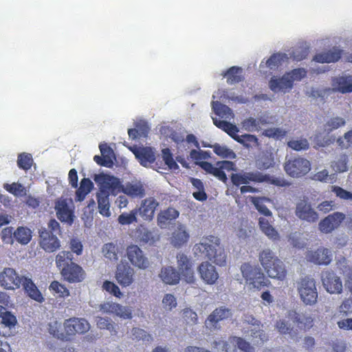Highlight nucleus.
Returning <instances> with one entry per match:
<instances>
[{
  "mask_svg": "<svg viewBox=\"0 0 352 352\" xmlns=\"http://www.w3.org/2000/svg\"><path fill=\"white\" fill-rule=\"evenodd\" d=\"M200 278L208 285H214L219 278L216 267L209 261L201 263L197 268Z\"/></svg>",
  "mask_w": 352,
  "mask_h": 352,
  "instance_id": "obj_20",
  "label": "nucleus"
},
{
  "mask_svg": "<svg viewBox=\"0 0 352 352\" xmlns=\"http://www.w3.org/2000/svg\"><path fill=\"white\" fill-rule=\"evenodd\" d=\"M212 346L216 352H236L235 346L221 339L214 340Z\"/></svg>",
  "mask_w": 352,
  "mask_h": 352,
  "instance_id": "obj_47",
  "label": "nucleus"
},
{
  "mask_svg": "<svg viewBox=\"0 0 352 352\" xmlns=\"http://www.w3.org/2000/svg\"><path fill=\"white\" fill-rule=\"evenodd\" d=\"M296 288L300 300L307 305H313L318 299V291L316 280L310 276L299 278L296 282Z\"/></svg>",
  "mask_w": 352,
  "mask_h": 352,
  "instance_id": "obj_6",
  "label": "nucleus"
},
{
  "mask_svg": "<svg viewBox=\"0 0 352 352\" xmlns=\"http://www.w3.org/2000/svg\"><path fill=\"white\" fill-rule=\"evenodd\" d=\"M234 140L247 148L257 147L259 145L257 137L252 134L237 135Z\"/></svg>",
  "mask_w": 352,
  "mask_h": 352,
  "instance_id": "obj_40",
  "label": "nucleus"
},
{
  "mask_svg": "<svg viewBox=\"0 0 352 352\" xmlns=\"http://www.w3.org/2000/svg\"><path fill=\"white\" fill-rule=\"evenodd\" d=\"M138 237L140 241L144 244H153L155 241L152 232L146 228H143L140 230Z\"/></svg>",
  "mask_w": 352,
  "mask_h": 352,
  "instance_id": "obj_64",
  "label": "nucleus"
},
{
  "mask_svg": "<svg viewBox=\"0 0 352 352\" xmlns=\"http://www.w3.org/2000/svg\"><path fill=\"white\" fill-rule=\"evenodd\" d=\"M134 270L128 264H119L117 266L116 279L122 287H128L134 281Z\"/></svg>",
  "mask_w": 352,
  "mask_h": 352,
  "instance_id": "obj_21",
  "label": "nucleus"
},
{
  "mask_svg": "<svg viewBox=\"0 0 352 352\" xmlns=\"http://www.w3.org/2000/svg\"><path fill=\"white\" fill-rule=\"evenodd\" d=\"M309 53L308 47L298 46L290 54V57L296 61H300L305 59Z\"/></svg>",
  "mask_w": 352,
  "mask_h": 352,
  "instance_id": "obj_55",
  "label": "nucleus"
},
{
  "mask_svg": "<svg viewBox=\"0 0 352 352\" xmlns=\"http://www.w3.org/2000/svg\"><path fill=\"white\" fill-rule=\"evenodd\" d=\"M286 59H287V54L275 53L267 59L266 65L270 69H275L281 65Z\"/></svg>",
  "mask_w": 352,
  "mask_h": 352,
  "instance_id": "obj_51",
  "label": "nucleus"
},
{
  "mask_svg": "<svg viewBox=\"0 0 352 352\" xmlns=\"http://www.w3.org/2000/svg\"><path fill=\"white\" fill-rule=\"evenodd\" d=\"M55 210L58 219L62 222L72 224L74 221V213L69 208L65 199H58L55 203Z\"/></svg>",
  "mask_w": 352,
  "mask_h": 352,
  "instance_id": "obj_25",
  "label": "nucleus"
},
{
  "mask_svg": "<svg viewBox=\"0 0 352 352\" xmlns=\"http://www.w3.org/2000/svg\"><path fill=\"white\" fill-rule=\"evenodd\" d=\"M287 146L293 150L300 151H305L309 148V144L307 139L292 140L287 142Z\"/></svg>",
  "mask_w": 352,
  "mask_h": 352,
  "instance_id": "obj_57",
  "label": "nucleus"
},
{
  "mask_svg": "<svg viewBox=\"0 0 352 352\" xmlns=\"http://www.w3.org/2000/svg\"><path fill=\"white\" fill-rule=\"evenodd\" d=\"M192 250L197 257L207 258L219 266L226 265L227 254L218 236H203L200 242L193 246Z\"/></svg>",
  "mask_w": 352,
  "mask_h": 352,
  "instance_id": "obj_2",
  "label": "nucleus"
},
{
  "mask_svg": "<svg viewBox=\"0 0 352 352\" xmlns=\"http://www.w3.org/2000/svg\"><path fill=\"white\" fill-rule=\"evenodd\" d=\"M126 256L131 263L138 268L146 270L150 265L148 258L136 245L128 246L126 249Z\"/></svg>",
  "mask_w": 352,
  "mask_h": 352,
  "instance_id": "obj_11",
  "label": "nucleus"
},
{
  "mask_svg": "<svg viewBox=\"0 0 352 352\" xmlns=\"http://www.w3.org/2000/svg\"><path fill=\"white\" fill-rule=\"evenodd\" d=\"M275 164L274 158L272 153H265L256 161V166L261 170H267L274 167Z\"/></svg>",
  "mask_w": 352,
  "mask_h": 352,
  "instance_id": "obj_41",
  "label": "nucleus"
},
{
  "mask_svg": "<svg viewBox=\"0 0 352 352\" xmlns=\"http://www.w3.org/2000/svg\"><path fill=\"white\" fill-rule=\"evenodd\" d=\"M261 178H263V183L266 182L278 187H289L291 185V183L284 177H276L269 174L262 173Z\"/></svg>",
  "mask_w": 352,
  "mask_h": 352,
  "instance_id": "obj_43",
  "label": "nucleus"
},
{
  "mask_svg": "<svg viewBox=\"0 0 352 352\" xmlns=\"http://www.w3.org/2000/svg\"><path fill=\"white\" fill-rule=\"evenodd\" d=\"M162 158L170 169L176 170L179 168V166L174 160L173 154L169 148H166L162 150Z\"/></svg>",
  "mask_w": 352,
  "mask_h": 352,
  "instance_id": "obj_60",
  "label": "nucleus"
},
{
  "mask_svg": "<svg viewBox=\"0 0 352 352\" xmlns=\"http://www.w3.org/2000/svg\"><path fill=\"white\" fill-rule=\"evenodd\" d=\"M65 341L71 340L76 334H84L90 329V324L87 320L81 318H70L63 323Z\"/></svg>",
  "mask_w": 352,
  "mask_h": 352,
  "instance_id": "obj_9",
  "label": "nucleus"
},
{
  "mask_svg": "<svg viewBox=\"0 0 352 352\" xmlns=\"http://www.w3.org/2000/svg\"><path fill=\"white\" fill-rule=\"evenodd\" d=\"M270 199L265 197H252L251 201L254 205L256 210L263 215L266 217L272 216V212L269 208L264 204L265 201H270Z\"/></svg>",
  "mask_w": 352,
  "mask_h": 352,
  "instance_id": "obj_42",
  "label": "nucleus"
},
{
  "mask_svg": "<svg viewBox=\"0 0 352 352\" xmlns=\"http://www.w3.org/2000/svg\"><path fill=\"white\" fill-rule=\"evenodd\" d=\"M212 120L214 124L217 127L222 129L226 132L232 138L235 140L236 135H238L237 133L239 132V129L236 125H234L228 121L220 120H217V118H213Z\"/></svg>",
  "mask_w": 352,
  "mask_h": 352,
  "instance_id": "obj_39",
  "label": "nucleus"
},
{
  "mask_svg": "<svg viewBox=\"0 0 352 352\" xmlns=\"http://www.w3.org/2000/svg\"><path fill=\"white\" fill-rule=\"evenodd\" d=\"M132 338L136 340H142L146 342L152 341L153 338L145 330L134 327L131 330Z\"/></svg>",
  "mask_w": 352,
  "mask_h": 352,
  "instance_id": "obj_58",
  "label": "nucleus"
},
{
  "mask_svg": "<svg viewBox=\"0 0 352 352\" xmlns=\"http://www.w3.org/2000/svg\"><path fill=\"white\" fill-rule=\"evenodd\" d=\"M242 128L247 131H258V121L252 117L248 118L241 122Z\"/></svg>",
  "mask_w": 352,
  "mask_h": 352,
  "instance_id": "obj_62",
  "label": "nucleus"
},
{
  "mask_svg": "<svg viewBox=\"0 0 352 352\" xmlns=\"http://www.w3.org/2000/svg\"><path fill=\"white\" fill-rule=\"evenodd\" d=\"M131 151L143 166H147L155 160V153L150 147H135Z\"/></svg>",
  "mask_w": 352,
  "mask_h": 352,
  "instance_id": "obj_28",
  "label": "nucleus"
},
{
  "mask_svg": "<svg viewBox=\"0 0 352 352\" xmlns=\"http://www.w3.org/2000/svg\"><path fill=\"white\" fill-rule=\"evenodd\" d=\"M179 215V212L174 208L168 207L166 210H161L157 217V225L164 228L170 221L175 220Z\"/></svg>",
  "mask_w": 352,
  "mask_h": 352,
  "instance_id": "obj_34",
  "label": "nucleus"
},
{
  "mask_svg": "<svg viewBox=\"0 0 352 352\" xmlns=\"http://www.w3.org/2000/svg\"><path fill=\"white\" fill-rule=\"evenodd\" d=\"M348 157L346 154L340 155L331 162V166L336 172L344 173L348 170Z\"/></svg>",
  "mask_w": 352,
  "mask_h": 352,
  "instance_id": "obj_46",
  "label": "nucleus"
},
{
  "mask_svg": "<svg viewBox=\"0 0 352 352\" xmlns=\"http://www.w3.org/2000/svg\"><path fill=\"white\" fill-rule=\"evenodd\" d=\"M212 107L214 113L219 117L229 118L232 114L231 109L219 101H213L212 102Z\"/></svg>",
  "mask_w": 352,
  "mask_h": 352,
  "instance_id": "obj_50",
  "label": "nucleus"
},
{
  "mask_svg": "<svg viewBox=\"0 0 352 352\" xmlns=\"http://www.w3.org/2000/svg\"><path fill=\"white\" fill-rule=\"evenodd\" d=\"M109 194L98 192L96 198L99 213L103 217H109L111 215Z\"/></svg>",
  "mask_w": 352,
  "mask_h": 352,
  "instance_id": "obj_35",
  "label": "nucleus"
},
{
  "mask_svg": "<svg viewBox=\"0 0 352 352\" xmlns=\"http://www.w3.org/2000/svg\"><path fill=\"white\" fill-rule=\"evenodd\" d=\"M137 209L132 210L129 213L123 212L119 215L118 221L121 225H129L137 222Z\"/></svg>",
  "mask_w": 352,
  "mask_h": 352,
  "instance_id": "obj_53",
  "label": "nucleus"
},
{
  "mask_svg": "<svg viewBox=\"0 0 352 352\" xmlns=\"http://www.w3.org/2000/svg\"><path fill=\"white\" fill-rule=\"evenodd\" d=\"M230 340H232L233 342L235 343L236 345L238 347L239 350H241L243 352H254V348L252 346L250 343L248 341H246L245 339L234 336L230 338Z\"/></svg>",
  "mask_w": 352,
  "mask_h": 352,
  "instance_id": "obj_54",
  "label": "nucleus"
},
{
  "mask_svg": "<svg viewBox=\"0 0 352 352\" xmlns=\"http://www.w3.org/2000/svg\"><path fill=\"white\" fill-rule=\"evenodd\" d=\"M49 288L54 294H57L58 297L65 298L69 296V289L64 285L60 284L57 280L52 281Z\"/></svg>",
  "mask_w": 352,
  "mask_h": 352,
  "instance_id": "obj_49",
  "label": "nucleus"
},
{
  "mask_svg": "<svg viewBox=\"0 0 352 352\" xmlns=\"http://www.w3.org/2000/svg\"><path fill=\"white\" fill-rule=\"evenodd\" d=\"M122 192L131 197H143L145 195V189L140 183H127L122 187Z\"/></svg>",
  "mask_w": 352,
  "mask_h": 352,
  "instance_id": "obj_37",
  "label": "nucleus"
},
{
  "mask_svg": "<svg viewBox=\"0 0 352 352\" xmlns=\"http://www.w3.org/2000/svg\"><path fill=\"white\" fill-rule=\"evenodd\" d=\"M307 70L304 68H296L288 72H286L287 76L292 80L294 84V80H301L307 76Z\"/></svg>",
  "mask_w": 352,
  "mask_h": 352,
  "instance_id": "obj_63",
  "label": "nucleus"
},
{
  "mask_svg": "<svg viewBox=\"0 0 352 352\" xmlns=\"http://www.w3.org/2000/svg\"><path fill=\"white\" fill-rule=\"evenodd\" d=\"M177 263L179 273L188 283H193L195 280L193 263L184 253L177 255Z\"/></svg>",
  "mask_w": 352,
  "mask_h": 352,
  "instance_id": "obj_10",
  "label": "nucleus"
},
{
  "mask_svg": "<svg viewBox=\"0 0 352 352\" xmlns=\"http://www.w3.org/2000/svg\"><path fill=\"white\" fill-rule=\"evenodd\" d=\"M258 224L262 232L271 240L278 241L280 239L278 232L270 223L269 221L264 217H260Z\"/></svg>",
  "mask_w": 352,
  "mask_h": 352,
  "instance_id": "obj_36",
  "label": "nucleus"
},
{
  "mask_svg": "<svg viewBox=\"0 0 352 352\" xmlns=\"http://www.w3.org/2000/svg\"><path fill=\"white\" fill-rule=\"evenodd\" d=\"M56 265L61 276L69 283L82 281L85 272L79 265L74 261V256L69 251H61L56 256Z\"/></svg>",
  "mask_w": 352,
  "mask_h": 352,
  "instance_id": "obj_3",
  "label": "nucleus"
},
{
  "mask_svg": "<svg viewBox=\"0 0 352 352\" xmlns=\"http://www.w3.org/2000/svg\"><path fill=\"white\" fill-rule=\"evenodd\" d=\"M196 164L200 166L207 173L213 175L224 183L228 180L225 170L230 171L236 169V165L234 162L226 160L219 161L215 164V166L206 161L196 162Z\"/></svg>",
  "mask_w": 352,
  "mask_h": 352,
  "instance_id": "obj_7",
  "label": "nucleus"
},
{
  "mask_svg": "<svg viewBox=\"0 0 352 352\" xmlns=\"http://www.w3.org/2000/svg\"><path fill=\"white\" fill-rule=\"evenodd\" d=\"M262 173L259 171L241 172L233 173L231 175V181L234 186L248 184L250 182L263 183Z\"/></svg>",
  "mask_w": 352,
  "mask_h": 352,
  "instance_id": "obj_18",
  "label": "nucleus"
},
{
  "mask_svg": "<svg viewBox=\"0 0 352 352\" xmlns=\"http://www.w3.org/2000/svg\"><path fill=\"white\" fill-rule=\"evenodd\" d=\"M222 76L227 79L228 85H235L244 80L243 69L238 66H232L222 73Z\"/></svg>",
  "mask_w": 352,
  "mask_h": 352,
  "instance_id": "obj_32",
  "label": "nucleus"
},
{
  "mask_svg": "<svg viewBox=\"0 0 352 352\" xmlns=\"http://www.w3.org/2000/svg\"><path fill=\"white\" fill-rule=\"evenodd\" d=\"M94 188V184L89 178L81 179L80 186L76 192V201H82L85 199L86 195L91 192Z\"/></svg>",
  "mask_w": 352,
  "mask_h": 352,
  "instance_id": "obj_38",
  "label": "nucleus"
},
{
  "mask_svg": "<svg viewBox=\"0 0 352 352\" xmlns=\"http://www.w3.org/2000/svg\"><path fill=\"white\" fill-rule=\"evenodd\" d=\"M159 205V202L154 197H150L143 199L140 206L136 209L143 220L151 221L153 219L155 210Z\"/></svg>",
  "mask_w": 352,
  "mask_h": 352,
  "instance_id": "obj_16",
  "label": "nucleus"
},
{
  "mask_svg": "<svg viewBox=\"0 0 352 352\" xmlns=\"http://www.w3.org/2000/svg\"><path fill=\"white\" fill-rule=\"evenodd\" d=\"M288 318L300 329L307 330L313 327L314 320L310 316L291 310Z\"/></svg>",
  "mask_w": 352,
  "mask_h": 352,
  "instance_id": "obj_26",
  "label": "nucleus"
},
{
  "mask_svg": "<svg viewBox=\"0 0 352 352\" xmlns=\"http://www.w3.org/2000/svg\"><path fill=\"white\" fill-rule=\"evenodd\" d=\"M182 317L185 322L188 324H195L197 323L198 318L195 311L189 308H186L182 311Z\"/></svg>",
  "mask_w": 352,
  "mask_h": 352,
  "instance_id": "obj_61",
  "label": "nucleus"
},
{
  "mask_svg": "<svg viewBox=\"0 0 352 352\" xmlns=\"http://www.w3.org/2000/svg\"><path fill=\"white\" fill-rule=\"evenodd\" d=\"M12 229V227L3 229L2 231L3 241H5L6 237L11 239L12 235H13L14 239L21 245H26L31 241L32 232L28 227L19 226L13 233Z\"/></svg>",
  "mask_w": 352,
  "mask_h": 352,
  "instance_id": "obj_12",
  "label": "nucleus"
},
{
  "mask_svg": "<svg viewBox=\"0 0 352 352\" xmlns=\"http://www.w3.org/2000/svg\"><path fill=\"white\" fill-rule=\"evenodd\" d=\"M296 215L301 220L309 223H314L318 221V214L311 208V206L307 201L301 200L296 207Z\"/></svg>",
  "mask_w": 352,
  "mask_h": 352,
  "instance_id": "obj_19",
  "label": "nucleus"
},
{
  "mask_svg": "<svg viewBox=\"0 0 352 352\" xmlns=\"http://www.w3.org/2000/svg\"><path fill=\"white\" fill-rule=\"evenodd\" d=\"M345 217V214L340 212H335L329 214L320 221L319 229L323 233H331L340 226Z\"/></svg>",
  "mask_w": 352,
  "mask_h": 352,
  "instance_id": "obj_14",
  "label": "nucleus"
},
{
  "mask_svg": "<svg viewBox=\"0 0 352 352\" xmlns=\"http://www.w3.org/2000/svg\"><path fill=\"white\" fill-rule=\"evenodd\" d=\"M286 135L287 131L285 130L276 127L265 129L262 132V135L275 140H281L284 138Z\"/></svg>",
  "mask_w": 352,
  "mask_h": 352,
  "instance_id": "obj_52",
  "label": "nucleus"
},
{
  "mask_svg": "<svg viewBox=\"0 0 352 352\" xmlns=\"http://www.w3.org/2000/svg\"><path fill=\"white\" fill-rule=\"evenodd\" d=\"M102 252L106 258L111 261L118 260V248L113 243L104 244L102 248Z\"/></svg>",
  "mask_w": 352,
  "mask_h": 352,
  "instance_id": "obj_56",
  "label": "nucleus"
},
{
  "mask_svg": "<svg viewBox=\"0 0 352 352\" xmlns=\"http://www.w3.org/2000/svg\"><path fill=\"white\" fill-rule=\"evenodd\" d=\"M114 308L113 314L120 316V318H123L124 319H131L132 318V313L130 309L128 307L122 306L118 303H113Z\"/></svg>",
  "mask_w": 352,
  "mask_h": 352,
  "instance_id": "obj_59",
  "label": "nucleus"
},
{
  "mask_svg": "<svg viewBox=\"0 0 352 352\" xmlns=\"http://www.w3.org/2000/svg\"><path fill=\"white\" fill-rule=\"evenodd\" d=\"M101 156L95 155L94 157V162L101 166L111 168L113 165V159L115 157L113 149L107 144L101 143L99 145Z\"/></svg>",
  "mask_w": 352,
  "mask_h": 352,
  "instance_id": "obj_23",
  "label": "nucleus"
},
{
  "mask_svg": "<svg viewBox=\"0 0 352 352\" xmlns=\"http://www.w3.org/2000/svg\"><path fill=\"white\" fill-rule=\"evenodd\" d=\"M342 54V50L334 47L327 52L316 54L312 60L320 63H336L340 60Z\"/></svg>",
  "mask_w": 352,
  "mask_h": 352,
  "instance_id": "obj_29",
  "label": "nucleus"
},
{
  "mask_svg": "<svg viewBox=\"0 0 352 352\" xmlns=\"http://www.w3.org/2000/svg\"><path fill=\"white\" fill-rule=\"evenodd\" d=\"M120 182L118 178L107 175L100 177L99 192L116 195L120 191Z\"/></svg>",
  "mask_w": 352,
  "mask_h": 352,
  "instance_id": "obj_22",
  "label": "nucleus"
},
{
  "mask_svg": "<svg viewBox=\"0 0 352 352\" xmlns=\"http://www.w3.org/2000/svg\"><path fill=\"white\" fill-rule=\"evenodd\" d=\"M3 188L15 197H23L27 194L25 187L19 182H13L11 184H4Z\"/></svg>",
  "mask_w": 352,
  "mask_h": 352,
  "instance_id": "obj_44",
  "label": "nucleus"
},
{
  "mask_svg": "<svg viewBox=\"0 0 352 352\" xmlns=\"http://www.w3.org/2000/svg\"><path fill=\"white\" fill-rule=\"evenodd\" d=\"M269 87L274 92H286L293 87L292 80L287 76L286 73L280 78L273 76L269 82Z\"/></svg>",
  "mask_w": 352,
  "mask_h": 352,
  "instance_id": "obj_27",
  "label": "nucleus"
},
{
  "mask_svg": "<svg viewBox=\"0 0 352 352\" xmlns=\"http://www.w3.org/2000/svg\"><path fill=\"white\" fill-rule=\"evenodd\" d=\"M0 285L8 290H14L23 286L30 298L38 302L44 301L42 294L32 280L24 276H19L13 268L6 267L0 273Z\"/></svg>",
  "mask_w": 352,
  "mask_h": 352,
  "instance_id": "obj_1",
  "label": "nucleus"
},
{
  "mask_svg": "<svg viewBox=\"0 0 352 352\" xmlns=\"http://www.w3.org/2000/svg\"><path fill=\"white\" fill-rule=\"evenodd\" d=\"M232 312L230 309L224 306L217 307L208 316L206 326L210 329H217L220 321L232 318Z\"/></svg>",
  "mask_w": 352,
  "mask_h": 352,
  "instance_id": "obj_17",
  "label": "nucleus"
},
{
  "mask_svg": "<svg viewBox=\"0 0 352 352\" xmlns=\"http://www.w3.org/2000/svg\"><path fill=\"white\" fill-rule=\"evenodd\" d=\"M32 164L33 159L31 154L26 153L19 154L17 157V166L19 168L27 171L31 168Z\"/></svg>",
  "mask_w": 352,
  "mask_h": 352,
  "instance_id": "obj_48",
  "label": "nucleus"
},
{
  "mask_svg": "<svg viewBox=\"0 0 352 352\" xmlns=\"http://www.w3.org/2000/svg\"><path fill=\"white\" fill-rule=\"evenodd\" d=\"M159 276L165 284L170 285H177L180 280L179 273L172 266L163 267Z\"/></svg>",
  "mask_w": 352,
  "mask_h": 352,
  "instance_id": "obj_30",
  "label": "nucleus"
},
{
  "mask_svg": "<svg viewBox=\"0 0 352 352\" xmlns=\"http://www.w3.org/2000/svg\"><path fill=\"white\" fill-rule=\"evenodd\" d=\"M321 280L324 287L330 294H340L342 291V283L340 278L333 271H323Z\"/></svg>",
  "mask_w": 352,
  "mask_h": 352,
  "instance_id": "obj_15",
  "label": "nucleus"
},
{
  "mask_svg": "<svg viewBox=\"0 0 352 352\" xmlns=\"http://www.w3.org/2000/svg\"><path fill=\"white\" fill-rule=\"evenodd\" d=\"M307 257L311 262L317 265H329L332 260L330 250L324 248L309 252Z\"/></svg>",
  "mask_w": 352,
  "mask_h": 352,
  "instance_id": "obj_24",
  "label": "nucleus"
},
{
  "mask_svg": "<svg viewBox=\"0 0 352 352\" xmlns=\"http://www.w3.org/2000/svg\"><path fill=\"white\" fill-rule=\"evenodd\" d=\"M285 173L292 177H300L311 170L310 162L302 157H291L284 164Z\"/></svg>",
  "mask_w": 352,
  "mask_h": 352,
  "instance_id": "obj_8",
  "label": "nucleus"
},
{
  "mask_svg": "<svg viewBox=\"0 0 352 352\" xmlns=\"http://www.w3.org/2000/svg\"><path fill=\"white\" fill-rule=\"evenodd\" d=\"M240 270L245 283L250 289L260 291L272 285L271 281L258 266L244 263L241 265Z\"/></svg>",
  "mask_w": 352,
  "mask_h": 352,
  "instance_id": "obj_5",
  "label": "nucleus"
},
{
  "mask_svg": "<svg viewBox=\"0 0 352 352\" xmlns=\"http://www.w3.org/2000/svg\"><path fill=\"white\" fill-rule=\"evenodd\" d=\"M258 260L269 278L281 281L286 278L287 271L284 263L270 249L263 250Z\"/></svg>",
  "mask_w": 352,
  "mask_h": 352,
  "instance_id": "obj_4",
  "label": "nucleus"
},
{
  "mask_svg": "<svg viewBox=\"0 0 352 352\" xmlns=\"http://www.w3.org/2000/svg\"><path fill=\"white\" fill-rule=\"evenodd\" d=\"M331 85L335 91L342 94L352 92V76H338L332 78Z\"/></svg>",
  "mask_w": 352,
  "mask_h": 352,
  "instance_id": "obj_31",
  "label": "nucleus"
},
{
  "mask_svg": "<svg viewBox=\"0 0 352 352\" xmlns=\"http://www.w3.org/2000/svg\"><path fill=\"white\" fill-rule=\"evenodd\" d=\"M39 245L46 252L52 253L60 249V242L51 231L43 229L39 231Z\"/></svg>",
  "mask_w": 352,
  "mask_h": 352,
  "instance_id": "obj_13",
  "label": "nucleus"
},
{
  "mask_svg": "<svg viewBox=\"0 0 352 352\" xmlns=\"http://www.w3.org/2000/svg\"><path fill=\"white\" fill-rule=\"evenodd\" d=\"M209 146L213 148V151L216 155L222 158L230 160L236 158L235 153L226 146H221L219 144H215L213 146Z\"/></svg>",
  "mask_w": 352,
  "mask_h": 352,
  "instance_id": "obj_45",
  "label": "nucleus"
},
{
  "mask_svg": "<svg viewBox=\"0 0 352 352\" xmlns=\"http://www.w3.org/2000/svg\"><path fill=\"white\" fill-rule=\"evenodd\" d=\"M190 236L183 225H179L173 232L170 238L171 244L175 248H180L189 240Z\"/></svg>",
  "mask_w": 352,
  "mask_h": 352,
  "instance_id": "obj_33",
  "label": "nucleus"
}]
</instances>
